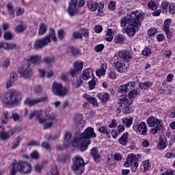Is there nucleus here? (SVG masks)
<instances>
[{
    "instance_id": "1",
    "label": "nucleus",
    "mask_w": 175,
    "mask_h": 175,
    "mask_svg": "<svg viewBox=\"0 0 175 175\" xmlns=\"http://www.w3.org/2000/svg\"><path fill=\"white\" fill-rule=\"evenodd\" d=\"M129 25L126 29H122L123 33H126L129 36H135L136 31H139V27L142 25V21L144 18V13L139 11L131 12V18Z\"/></svg>"
},
{
    "instance_id": "2",
    "label": "nucleus",
    "mask_w": 175,
    "mask_h": 175,
    "mask_svg": "<svg viewBox=\"0 0 175 175\" xmlns=\"http://www.w3.org/2000/svg\"><path fill=\"white\" fill-rule=\"evenodd\" d=\"M10 175H16L17 172H21L22 174H28V173H31L32 167L29 163H17V161H14L10 165Z\"/></svg>"
},
{
    "instance_id": "3",
    "label": "nucleus",
    "mask_w": 175,
    "mask_h": 175,
    "mask_svg": "<svg viewBox=\"0 0 175 175\" xmlns=\"http://www.w3.org/2000/svg\"><path fill=\"white\" fill-rule=\"evenodd\" d=\"M51 39L53 42H57V37L55 36V31L54 29H51L49 31V33L48 36H45L43 38L37 39L35 40L33 44V47L35 50H40L43 49V47H46L50 42H51Z\"/></svg>"
},
{
    "instance_id": "4",
    "label": "nucleus",
    "mask_w": 175,
    "mask_h": 175,
    "mask_svg": "<svg viewBox=\"0 0 175 175\" xmlns=\"http://www.w3.org/2000/svg\"><path fill=\"white\" fill-rule=\"evenodd\" d=\"M72 147H77L80 151H85L88 148V128L80 135L75 137L72 141Z\"/></svg>"
},
{
    "instance_id": "5",
    "label": "nucleus",
    "mask_w": 175,
    "mask_h": 175,
    "mask_svg": "<svg viewBox=\"0 0 175 175\" xmlns=\"http://www.w3.org/2000/svg\"><path fill=\"white\" fill-rule=\"evenodd\" d=\"M21 99H23L21 93L16 90H10L4 94L2 100L5 105H14V103H18Z\"/></svg>"
},
{
    "instance_id": "6",
    "label": "nucleus",
    "mask_w": 175,
    "mask_h": 175,
    "mask_svg": "<svg viewBox=\"0 0 175 175\" xmlns=\"http://www.w3.org/2000/svg\"><path fill=\"white\" fill-rule=\"evenodd\" d=\"M84 166H85V163L84 162L83 157L79 155H75L72 158L71 169L75 174H81V173L84 172Z\"/></svg>"
},
{
    "instance_id": "7",
    "label": "nucleus",
    "mask_w": 175,
    "mask_h": 175,
    "mask_svg": "<svg viewBox=\"0 0 175 175\" xmlns=\"http://www.w3.org/2000/svg\"><path fill=\"white\" fill-rule=\"evenodd\" d=\"M120 107L122 109V113L124 114H129L133 111L132 109V103H133V100L128 99L126 98V94H123L120 96Z\"/></svg>"
},
{
    "instance_id": "8",
    "label": "nucleus",
    "mask_w": 175,
    "mask_h": 175,
    "mask_svg": "<svg viewBox=\"0 0 175 175\" xmlns=\"http://www.w3.org/2000/svg\"><path fill=\"white\" fill-rule=\"evenodd\" d=\"M147 124L148 126L152 127V129H150V132L153 135H156V133H158V132L161 131V129L163 127V122L152 116H150L147 120Z\"/></svg>"
},
{
    "instance_id": "9",
    "label": "nucleus",
    "mask_w": 175,
    "mask_h": 175,
    "mask_svg": "<svg viewBox=\"0 0 175 175\" xmlns=\"http://www.w3.org/2000/svg\"><path fill=\"white\" fill-rule=\"evenodd\" d=\"M84 3H85L84 0H71L68 10L69 16H70V17H73V16L78 14L79 10H80L81 8L84 6Z\"/></svg>"
},
{
    "instance_id": "10",
    "label": "nucleus",
    "mask_w": 175,
    "mask_h": 175,
    "mask_svg": "<svg viewBox=\"0 0 175 175\" xmlns=\"http://www.w3.org/2000/svg\"><path fill=\"white\" fill-rule=\"evenodd\" d=\"M139 159H140V156H136V154H130L128 155L126 162L124 163V166L125 167H129V166H131V171L135 172L136 170H137V167H139Z\"/></svg>"
},
{
    "instance_id": "11",
    "label": "nucleus",
    "mask_w": 175,
    "mask_h": 175,
    "mask_svg": "<svg viewBox=\"0 0 175 175\" xmlns=\"http://www.w3.org/2000/svg\"><path fill=\"white\" fill-rule=\"evenodd\" d=\"M52 91L56 96H65L68 94V89L57 82L53 83Z\"/></svg>"
},
{
    "instance_id": "12",
    "label": "nucleus",
    "mask_w": 175,
    "mask_h": 175,
    "mask_svg": "<svg viewBox=\"0 0 175 175\" xmlns=\"http://www.w3.org/2000/svg\"><path fill=\"white\" fill-rule=\"evenodd\" d=\"M134 131L139 133V135H142L143 136H146L147 135V124L146 122H142L140 123L135 122L133 126Z\"/></svg>"
},
{
    "instance_id": "13",
    "label": "nucleus",
    "mask_w": 175,
    "mask_h": 175,
    "mask_svg": "<svg viewBox=\"0 0 175 175\" xmlns=\"http://www.w3.org/2000/svg\"><path fill=\"white\" fill-rule=\"evenodd\" d=\"M54 118V116L53 115H46L44 118H39V124H44L45 128H51V126H53Z\"/></svg>"
},
{
    "instance_id": "14",
    "label": "nucleus",
    "mask_w": 175,
    "mask_h": 175,
    "mask_svg": "<svg viewBox=\"0 0 175 175\" xmlns=\"http://www.w3.org/2000/svg\"><path fill=\"white\" fill-rule=\"evenodd\" d=\"M16 133V129H11L8 131H3V128L0 126V139L1 140H8Z\"/></svg>"
},
{
    "instance_id": "15",
    "label": "nucleus",
    "mask_w": 175,
    "mask_h": 175,
    "mask_svg": "<svg viewBox=\"0 0 175 175\" xmlns=\"http://www.w3.org/2000/svg\"><path fill=\"white\" fill-rule=\"evenodd\" d=\"M103 8H105V4L103 2H100L99 3L96 2H94L91 4L90 7L89 8L91 12H95L96 9H98V14L97 16H103Z\"/></svg>"
},
{
    "instance_id": "16",
    "label": "nucleus",
    "mask_w": 175,
    "mask_h": 175,
    "mask_svg": "<svg viewBox=\"0 0 175 175\" xmlns=\"http://www.w3.org/2000/svg\"><path fill=\"white\" fill-rule=\"evenodd\" d=\"M19 73L21 77H25V79H29L32 76V70L29 67V64H26L23 67L19 68Z\"/></svg>"
},
{
    "instance_id": "17",
    "label": "nucleus",
    "mask_w": 175,
    "mask_h": 175,
    "mask_svg": "<svg viewBox=\"0 0 175 175\" xmlns=\"http://www.w3.org/2000/svg\"><path fill=\"white\" fill-rule=\"evenodd\" d=\"M47 100V96H42L40 98L31 99L27 98L25 100L24 103L27 106H35V105H38V103H42V102H46Z\"/></svg>"
},
{
    "instance_id": "18",
    "label": "nucleus",
    "mask_w": 175,
    "mask_h": 175,
    "mask_svg": "<svg viewBox=\"0 0 175 175\" xmlns=\"http://www.w3.org/2000/svg\"><path fill=\"white\" fill-rule=\"evenodd\" d=\"M72 36L74 39H83V36L87 38V36H88V29L82 28L81 29V33L79 31H74Z\"/></svg>"
},
{
    "instance_id": "19",
    "label": "nucleus",
    "mask_w": 175,
    "mask_h": 175,
    "mask_svg": "<svg viewBox=\"0 0 175 175\" xmlns=\"http://www.w3.org/2000/svg\"><path fill=\"white\" fill-rule=\"evenodd\" d=\"M99 150L96 147H93L90 150V155L92 157L94 161L97 163L100 162V154H99Z\"/></svg>"
},
{
    "instance_id": "20",
    "label": "nucleus",
    "mask_w": 175,
    "mask_h": 175,
    "mask_svg": "<svg viewBox=\"0 0 175 175\" xmlns=\"http://www.w3.org/2000/svg\"><path fill=\"white\" fill-rule=\"evenodd\" d=\"M170 24H172V20L166 19L164 21V25L163 26V30L165 32L167 39H170L172 36V35L170 34V31L169 30V27H170Z\"/></svg>"
},
{
    "instance_id": "21",
    "label": "nucleus",
    "mask_w": 175,
    "mask_h": 175,
    "mask_svg": "<svg viewBox=\"0 0 175 175\" xmlns=\"http://www.w3.org/2000/svg\"><path fill=\"white\" fill-rule=\"evenodd\" d=\"M118 55L120 58L124 59L125 61H128V59H131V58H132V53L125 49L120 51Z\"/></svg>"
},
{
    "instance_id": "22",
    "label": "nucleus",
    "mask_w": 175,
    "mask_h": 175,
    "mask_svg": "<svg viewBox=\"0 0 175 175\" xmlns=\"http://www.w3.org/2000/svg\"><path fill=\"white\" fill-rule=\"evenodd\" d=\"M166 146H167V139L165 135L160 136L157 148L159 150H165V148H166Z\"/></svg>"
},
{
    "instance_id": "23",
    "label": "nucleus",
    "mask_w": 175,
    "mask_h": 175,
    "mask_svg": "<svg viewBox=\"0 0 175 175\" xmlns=\"http://www.w3.org/2000/svg\"><path fill=\"white\" fill-rule=\"evenodd\" d=\"M97 98L100 100L102 105H106V102L110 99V94L105 93H98L97 94Z\"/></svg>"
},
{
    "instance_id": "24",
    "label": "nucleus",
    "mask_w": 175,
    "mask_h": 175,
    "mask_svg": "<svg viewBox=\"0 0 175 175\" xmlns=\"http://www.w3.org/2000/svg\"><path fill=\"white\" fill-rule=\"evenodd\" d=\"M133 85V84H135V83L133 82H131V83H124L123 85H121L118 88V91L119 92V94H122V93H126L128 92V90H129V87H131V85Z\"/></svg>"
},
{
    "instance_id": "25",
    "label": "nucleus",
    "mask_w": 175,
    "mask_h": 175,
    "mask_svg": "<svg viewBox=\"0 0 175 175\" xmlns=\"http://www.w3.org/2000/svg\"><path fill=\"white\" fill-rule=\"evenodd\" d=\"M106 69H107V64L104 63L101 64L100 68L96 71V76L100 77V76H105L106 75Z\"/></svg>"
},
{
    "instance_id": "26",
    "label": "nucleus",
    "mask_w": 175,
    "mask_h": 175,
    "mask_svg": "<svg viewBox=\"0 0 175 175\" xmlns=\"http://www.w3.org/2000/svg\"><path fill=\"white\" fill-rule=\"evenodd\" d=\"M18 79V76L17 75V72L13 71L10 75V77L8 81H7V88L12 87V84L14 83V81H17Z\"/></svg>"
},
{
    "instance_id": "27",
    "label": "nucleus",
    "mask_w": 175,
    "mask_h": 175,
    "mask_svg": "<svg viewBox=\"0 0 175 175\" xmlns=\"http://www.w3.org/2000/svg\"><path fill=\"white\" fill-rule=\"evenodd\" d=\"M18 25L15 27V31L17 33H21V32H24L25 31V25L24 24V22L17 20L16 21Z\"/></svg>"
},
{
    "instance_id": "28",
    "label": "nucleus",
    "mask_w": 175,
    "mask_h": 175,
    "mask_svg": "<svg viewBox=\"0 0 175 175\" xmlns=\"http://www.w3.org/2000/svg\"><path fill=\"white\" fill-rule=\"evenodd\" d=\"M132 17V14L128 15L126 17H122L120 20V26L122 28H125L126 27L127 24L129 25V23H131V19Z\"/></svg>"
},
{
    "instance_id": "29",
    "label": "nucleus",
    "mask_w": 175,
    "mask_h": 175,
    "mask_svg": "<svg viewBox=\"0 0 175 175\" xmlns=\"http://www.w3.org/2000/svg\"><path fill=\"white\" fill-rule=\"evenodd\" d=\"M129 136V133H124L121 137L118 139L120 144L122 146H126L128 144V137Z\"/></svg>"
},
{
    "instance_id": "30",
    "label": "nucleus",
    "mask_w": 175,
    "mask_h": 175,
    "mask_svg": "<svg viewBox=\"0 0 175 175\" xmlns=\"http://www.w3.org/2000/svg\"><path fill=\"white\" fill-rule=\"evenodd\" d=\"M114 68H116L117 72H119L120 73H124V72H126V67L124 63L120 62L115 66Z\"/></svg>"
},
{
    "instance_id": "31",
    "label": "nucleus",
    "mask_w": 175,
    "mask_h": 175,
    "mask_svg": "<svg viewBox=\"0 0 175 175\" xmlns=\"http://www.w3.org/2000/svg\"><path fill=\"white\" fill-rule=\"evenodd\" d=\"M29 61H31V62L33 64L38 65V64H40V62L42 61V57L38 55H32L29 57Z\"/></svg>"
},
{
    "instance_id": "32",
    "label": "nucleus",
    "mask_w": 175,
    "mask_h": 175,
    "mask_svg": "<svg viewBox=\"0 0 175 175\" xmlns=\"http://www.w3.org/2000/svg\"><path fill=\"white\" fill-rule=\"evenodd\" d=\"M19 47L14 43H7L4 44V50H17Z\"/></svg>"
},
{
    "instance_id": "33",
    "label": "nucleus",
    "mask_w": 175,
    "mask_h": 175,
    "mask_svg": "<svg viewBox=\"0 0 175 175\" xmlns=\"http://www.w3.org/2000/svg\"><path fill=\"white\" fill-rule=\"evenodd\" d=\"M122 123L126 128H131V125L133 124V118H124L122 119Z\"/></svg>"
},
{
    "instance_id": "34",
    "label": "nucleus",
    "mask_w": 175,
    "mask_h": 175,
    "mask_svg": "<svg viewBox=\"0 0 175 175\" xmlns=\"http://www.w3.org/2000/svg\"><path fill=\"white\" fill-rule=\"evenodd\" d=\"M21 142V136L16 137L13 142H12V146L11 147L12 150H16L18 146H20V143Z\"/></svg>"
},
{
    "instance_id": "35",
    "label": "nucleus",
    "mask_w": 175,
    "mask_h": 175,
    "mask_svg": "<svg viewBox=\"0 0 175 175\" xmlns=\"http://www.w3.org/2000/svg\"><path fill=\"white\" fill-rule=\"evenodd\" d=\"M83 61H77L73 63V68L74 69H76L77 70H79V72H81L83 70Z\"/></svg>"
},
{
    "instance_id": "36",
    "label": "nucleus",
    "mask_w": 175,
    "mask_h": 175,
    "mask_svg": "<svg viewBox=\"0 0 175 175\" xmlns=\"http://www.w3.org/2000/svg\"><path fill=\"white\" fill-rule=\"evenodd\" d=\"M99 132H101L103 135H105L107 137H110V129L105 126H102L98 129Z\"/></svg>"
},
{
    "instance_id": "37",
    "label": "nucleus",
    "mask_w": 175,
    "mask_h": 175,
    "mask_svg": "<svg viewBox=\"0 0 175 175\" xmlns=\"http://www.w3.org/2000/svg\"><path fill=\"white\" fill-rule=\"evenodd\" d=\"M152 85V82L151 81H146L144 83H139V87L141 90H147V88H150Z\"/></svg>"
},
{
    "instance_id": "38",
    "label": "nucleus",
    "mask_w": 175,
    "mask_h": 175,
    "mask_svg": "<svg viewBox=\"0 0 175 175\" xmlns=\"http://www.w3.org/2000/svg\"><path fill=\"white\" fill-rule=\"evenodd\" d=\"M47 31V28L46 27V25H44V23H40L38 29V35L40 36H42L46 33Z\"/></svg>"
},
{
    "instance_id": "39",
    "label": "nucleus",
    "mask_w": 175,
    "mask_h": 175,
    "mask_svg": "<svg viewBox=\"0 0 175 175\" xmlns=\"http://www.w3.org/2000/svg\"><path fill=\"white\" fill-rule=\"evenodd\" d=\"M114 42L117 44L124 43V42H125V37H124L122 35H117L115 37Z\"/></svg>"
},
{
    "instance_id": "40",
    "label": "nucleus",
    "mask_w": 175,
    "mask_h": 175,
    "mask_svg": "<svg viewBox=\"0 0 175 175\" xmlns=\"http://www.w3.org/2000/svg\"><path fill=\"white\" fill-rule=\"evenodd\" d=\"M105 40H107V42H111V40H113V29H109L107 30Z\"/></svg>"
},
{
    "instance_id": "41",
    "label": "nucleus",
    "mask_w": 175,
    "mask_h": 175,
    "mask_svg": "<svg viewBox=\"0 0 175 175\" xmlns=\"http://www.w3.org/2000/svg\"><path fill=\"white\" fill-rule=\"evenodd\" d=\"M1 120L3 124H8V122L9 121V112H8V111H3V114L1 117Z\"/></svg>"
},
{
    "instance_id": "42",
    "label": "nucleus",
    "mask_w": 175,
    "mask_h": 175,
    "mask_svg": "<svg viewBox=\"0 0 175 175\" xmlns=\"http://www.w3.org/2000/svg\"><path fill=\"white\" fill-rule=\"evenodd\" d=\"M96 133L94 131V128L88 127V139H95Z\"/></svg>"
},
{
    "instance_id": "43",
    "label": "nucleus",
    "mask_w": 175,
    "mask_h": 175,
    "mask_svg": "<svg viewBox=\"0 0 175 175\" xmlns=\"http://www.w3.org/2000/svg\"><path fill=\"white\" fill-rule=\"evenodd\" d=\"M96 81H98V79L94 77L90 81H89V88L90 90H94L95 88V86L96 85Z\"/></svg>"
},
{
    "instance_id": "44",
    "label": "nucleus",
    "mask_w": 175,
    "mask_h": 175,
    "mask_svg": "<svg viewBox=\"0 0 175 175\" xmlns=\"http://www.w3.org/2000/svg\"><path fill=\"white\" fill-rule=\"evenodd\" d=\"M43 62L46 63V65H51L54 62V57H45L43 59Z\"/></svg>"
},
{
    "instance_id": "45",
    "label": "nucleus",
    "mask_w": 175,
    "mask_h": 175,
    "mask_svg": "<svg viewBox=\"0 0 175 175\" xmlns=\"http://www.w3.org/2000/svg\"><path fill=\"white\" fill-rule=\"evenodd\" d=\"M137 90H131L129 93V98L128 99H131V100H133V99L134 98H136V96L137 95Z\"/></svg>"
},
{
    "instance_id": "46",
    "label": "nucleus",
    "mask_w": 175,
    "mask_h": 175,
    "mask_svg": "<svg viewBox=\"0 0 175 175\" xmlns=\"http://www.w3.org/2000/svg\"><path fill=\"white\" fill-rule=\"evenodd\" d=\"M65 31L64 29H59L57 31V38H59V40H62V39L65 38Z\"/></svg>"
},
{
    "instance_id": "47",
    "label": "nucleus",
    "mask_w": 175,
    "mask_h": 175,
    "mask_svg": "<svg viewBox=\"0 0 175 175\" xmlns=\"http://www.w3.org/2000/svg\"><path fill=\"white\" fill-rule=\"evenodd\" d=\"M5 40H12L13 39V34L10 31H5L3 35Z\"/></svg>"
},
{
    "instance_id": "48",
    "label": "nucleus",
    "mask_w": 175,
    "mask_h": 175,
    "mask_svg": "<svg viewBox=\"0 0 175 175\" xmlns=\"http://www.w3.org/2000/svg\"><path fill=\"white\" fill-rule=\"evenodd\" d=\"M41 146L42 147V148H44L46 151L50 152V150H51V146H50V144L47 142H42Z\"/></svg>"
},
{
    "instance_id": "49",
    "label": "nucleus",
    "mask_w": 175,
    "mask_h": 175,
    "mask_svg": "<svg viewBox=\"0 0 175 175\" xmlns=\"http://www.w3.org/2000/svg\"><path fill=\"white\" fill-rule=\"evenodd\" d=\"M43 114H44V111H38L36 110V118L38 119V124H39V118H44V117L42 118Z\"/></svg>"
},
{
    "instance_id": "50",
    "label": "nucleus",
    "mask_w": 175,
    "mask_h": 175,
    "mask_svg": "<svg viewBox=\"0 0 175 175\" xmlns=\"http://www.w3.org/2000/svg\"><path fill=\"white\" fill-rule=\"evenodd\" d=\"M75 122L77 124H82V122H83V115L77 114L75 116Z\"/></svg>"
},
{
    "instance_id": "51",
    "label": "nucleus",
    "mask_w": 175,
    "mask_h": 175,
    "mask_svg": "<svg viewBox=\"0 0 175 175\" xmlns=\"http://www.w3.org/2000/svg\"><path fill=\"white\" fill-rule=\"evenodd\" d=\"M150 54H151V50L148 47H146L142 51V55H144V57H148V55H150Z\"/></svg>"
},
{
    "instance_id": "52",
    "label": "nucleus",
    "mask_w": 175,
    "mask_h": 175,
    "mask_svg": "<svg viewBox=\"0 0 175 175\" xmlns=\"http://www.w3.org/2000/svg\"><path fill=\"white\" fill-rule=\"evenodd\" d=\"M88 101L90 102V103H92L93 106H98V100H96V98L89 97Z\"/></svg>"
},
{
    "instance_id": "53",
    "label": "nucleus",
    "mask_w": 175,
    "mask_h": 175,
    "mask_svg": "<svg viewBox=\"0 0 175 175\" xmlns=\"http://www.w3.org/2000/svg\"><path fill=\"white\" fill-rule=\"evenodd\" d=\"M42 169H43V165L42 164H36L34 165V170L36 173H40V172H42Z\"/></svg>"
},
{
    "instance_id": "54",
    "label": "nucleus",
    "mask_w": 175,
    "mask_h": 175,
    "mask_svg": "<svg viewBox=\"0 0 175 175\" xmlns=\"http://www.w3.org/2000/svg\"><path fill=\"white\" fill-rule=\"evenodd\" d=\"M8 9L12 18H14V8L11 5H8Z\"/></svg>"
},
{
    "instance_id": "55",
    "label": "nucleus",
    "mask_w": 175,
    "mask_h": 175,
    "mask_svg": "<svg viewBox=\"0 0 175 175\" xmlns=\"http://www.w3.org/2000/svg\"><path fill=\"white\" fill-rule=\"evenodd\" d=\"M31 158L32 159H39V158H40V155H39V152L38 151H33L31 154Z\"/></svg>"
},
{
    "instance_id": "56",
    "label": "nucleus",
    "mask_w": 175,
    "mask_h": 175,
    "mask_svg": "<svg viewBox=\"0 0 175 175\" xmlns=\"http://www.w3.org/2000/svg\"><path fill=\"white\" fill-rule=\"evenodd\" d=\"M48 175H58V170H57V167H52L48 173Z\"/></svg>"
},
{
    "instance_id": "57",
    "label": "nucleus",
    "mask_w": 175,
    "mask_h": 175,
    "mask_svg": "<svg viewBox=\"0 0 175 175\" xmlns=\"http://www.w3.org/2000/svg\"><path fill=\"white\" fill-rule=\"evenodd\" d=\"M161 8L163 9V12H167V10L169 9V3H167V2H163L161 3Z\"/></svg>"
},
{
    "instance_id": "58",
    "label": "nucleus",
    "mask_w": 175,
    "mask_h": 175,
    "mask_svg": "<svg viewBox=\"0 0 175 175\" xmlns=\"http://www.w3.org/2000/svg\"><path fill=\"white\" fill-rule=\"evenodd\" d=\"M155 33H157V29H155L154 27H151L148 31V35H149V36H154V35H155Z\"/></svg>"
},
{
    "instance_id": "59",
    "label": "nucleus",
    "mask_w": 175,
    "mask_h": 175,
    "mask_svg": "<svg viewBox=\"0 0 175 175\" xmlns=\"http://www.w3.org/2000/svg\"><path fill=\"white\" fill-rule=\"evenodd\" d=\"M27 146H33L35 147H39L40 146V144L38 142H36V141H29L27 144Z\"/></svg>"
},
{
    "instance_id": "60",
    "label": "nucleus",
    "mask_w": 175,
    "mask_h": 175,
    "mask_svg": "<svg viewBox=\"0 0 175 175\" xmlns=\"http://www.w3.org/2000/svg\"><path fill=\"white\" fill-rule=\"evenodd\" d=\"M10 118L13 120L14 121L17 122L18 121V120H20V116H18L17 113H12V116H10Z\"/></svg>"
},
{
    "instance_id": "61",
    "label": "nucleus",
    "mask_w": 175,
    "mask_h": 175,
    "mask_svg": "<svg viewBox=\"0 0 175 175\" xmlns=\"http://www.w3.org/2000/svg\"><path fill=\"white\" fill-rule=\"evenodd\" d=\"M168 10H169V12H170V13L171 14H175V3H172L170 6H169V8H168Z\"/></svg>"
},
{
    "instance_id": "62",
    "label": "nucleus",
    "mask_w": 175,
    "mask_h": 175,
    "mask_svg": "<svg viewBox=\"0 0 175 175\" xmlns=\"http://www.w3.org/2000/svg\"><path fill=\"white\" fill-rule=\"evenodd\" d=\"M83 84V80L81 78H77V82L74 84V87H76V88H79L80 85Z\"/></svg>"
},
{
    "instance_id": "63",
    "label": "nucleus",
    "mask_w": 175,
    "mask_h": 175,
    "mask_svg": "<svg viewBox=\"0 0 175 175\" xmlns=\"http://www.w3.org/2000/svg\"><path fill=\"white\" fill-rule=\"evenodd\" d=\"M111 63L112 64L113 66H115L118 64H119L120 62H118V56H114L113 57V59L111 60Z\"/></svg>"
},
{
    "instance_id": "64",
    "label": "nucleus",
    "mask_w": 175,
    "mask_h": 175,
    "mask_svg": "<svg viewBox=\"0 0 175 175\" xmlns=\"http://www.w3.org/2000/svg\"><path fill=\"white\" fill-rule=\"evenodd\" d=\"M79 72L80 71L73 68L70 70V74L71 75L72 77H76V76L79 75Z\"/></svg>"
}]
</instances>
